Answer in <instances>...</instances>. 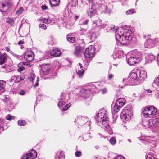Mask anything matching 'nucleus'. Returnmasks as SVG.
Listing matches in <instances>:
<instances>
[{
    "label": "nucleus",
    "instance_id": "39448f33",
    "mask_svg": "<svg viewBox=\"0 0 159 159\" xmlns=\"http://www.w3.org/2000/svg\"><path fill=\"white\" fill-rule=\"evenodd\" d=\"M136 43V40H116V44L117 45L128 46L132 47Z\"/></svg>",
    "mask_w": 159,
    "mask_h": 159
},
{
    "label": "nucleus",
    "instance_id": "774afa93",
    "mask_svg": "<svg viewBox=\"0 0 159 159\" xmlns=\"http://www.w3.org/2000/svg\"><path fill=\"white\" fill-rule=\"evenodd\" d=\"M49 39H55L54 37L52 35H50L49 36Z\"/></svg>",
    "mask_w": 159,
    "mask_h": 159
},
{
    "label": "nucleus",
    "instance_id": "6e6d98bb",
    "mask_svg": "<svg viewBox=\"0 0 159 159\" xmlns=\"http://www.w3.org/2000/svg\"><path fill=\"white\" fill-rule=\"evenodd\" d=\"M6 118L7 120H12V118H11V116L9 114L7 116Z\"/></svg>",
    "mask_w": 159,
    "mask_h": 159
},
{
    "label": "nucleus",
    "instance_id": "f704fd0d",
    "mask_svg": "<svg viewBox=\"0 0 159 159\" xmlns=\"http://www.w3.org/2000/svg\"><path fill=\"white\" fill-rule=\"evenodd\" d=\"M84 71L83 69L78 70L77 73L78 76L80 78L84 74Z\"/></svg>",
    "mask_w": 159,
    "mask_h": 159
},
{
    "label": "nucleus",
    "instance_id": "052dcab7",
    "mask_svg": "<svg viewBox=\"0 0 159 159\" xmlns=\"http://www.w3.org/2000/svg\"><path fill=\"white\" fill-rule=\"evenodd\" d=\"M26 93V92L24 91H21L20 92V94L21 95H24Z\"/></svg>",
    "mask_w": 159,
    "mask_h": 159
},
{
    "label": "nucleus",
    "instance_id": "e433bc0d",
    "mask_svg": "<svg viewBox=\"0 0 159 159\" xmlns=\"http://www.w3.org/2000/svg\"><path fill=\"white\" fill-rule=\"evenodd\" d=\"M23 10V8L22 7H20L19 9L16 11V14L18 15H20L22 12Z\"/></svg>",
    "mask_w": 159,
    "mask_h": 159
},
{
    "label": "nucleus",
    "instance_id": "4d7b16f0",
    "mask_svg": "<svg viewBox=\"0 0 159 159\" xmlns=\"http://www.w3.org/2000/svg\"><path fill=\"white\" fill-rule=\"evenodd\" d=\"M29 63L28 62H20V65H25V66H27L28 65H29Z\"/></svg>",
    "mask_w": 159,
    "mask_h": 159
},
{
    "label": "nucleus",
    "instance_id": "f8f14e48",
    "mask_svg": "<svg viewBox=\"0 0 159 159\" xmlns=\"http://www.w3.org/2000/svg\"><path fill=\"white\" fill-rule=\"evenodd\" d=\"M50 54L52 56L57 57L61 55V52L60 50L57 48H54L50 51Z\"/></svg>",
    "mask_w": 159,
    "mask_h": 159
},
{
    "label": "nucleus",
    "instance_id": "de8ad7c7",
    "mask_svg": "<svg viewBox=\"0 0 159 159\" xmlns=\"http://www.w3.org/2000/svg\"><path fill=\"white\" fill-rule=\"evenodd\" d=\"M6 21L9 24H11V22H13V19L12 18L11 19L9 18L7 19Z\"/></svg>",
    "mask_w": 159,
    "mask_h": 159
},
{
    "label": "nucleus",
    "instance_id": "4be33fe9",
    "mask_svg": "<svg viewBox=\"0 0 159 159\" xmlns=\"http://www.w3.org/2000/svg\"><path fill=\"white\" fill-rule=\"evenodd\" d=\"M5 4L6 5L7 9L9 10L11 9V8L12 5L11 2L10 0H7L4 1Z\"/></svg>",
    "mask_w": 159,
    "mask_h": 159
},
{
    "label": "nucleus",
    "instance_id": "bf43d9fd",
    "mask_svg": "<svg viewBox=\"0 0 159 159\" xmlns=\"http://www.w3.org/2000/svg\"><path fill=\"white\" fill-rule=\"evenodd\" d=\"M107 92V89L106 88H104L102 90V93L104 94L106 93Z\"/></svg>",
    "mask_w": 159,
    "mask_h": 159
},
{
    "label": "nucleus",
    "instance_id": "bb28decb",
    "mask_svg": "<svg viewBox=\"0 0 159 159\" xmlns=\"http://www.w3.org/2000/svg\"><path fill=\"white\" fill-rule=\"evenodd\" d=\"M120 117L121 119L123 120H125L128 121V120H129L131 117H128V115L126 114L123 115L122 114V113H121L120 115Z\"/></svg>",
    "mask_w": 159,
    "mask_h": 159
},
{
    "label": "nucleus",
    "instance_id": "6ab92c4d",
    "mask_svg": "<svg viewBox=\"0 0 159 159\" xmlns=\"http://www.w3.org/2000/svg\"><path fill=\"white\" fill-rule=\"evenodd\" d=\"M115 55L116 58H120L124 56V54L123 51L119 50L116 52Z\"/></svg>",
    "mask_w": 159,
    "mask_h": 159
},
{
    "label": "nucleus",
    "instance_id": "c85d7f7f",
    "mask_svg": "<svg viewBox=\"0 0 159 159\" xmlns=\"http://www.w3.org/2000/svg\"><path fill=\"white\" fill-rule=\"evenodd\" d=\"M7 59L6 57L4 55H0V64H2L5 62V61Z\"/></svg>",
    "mask_w": 159,
    "mask_h": 159
},
{
    "label": "nucleus",
    "instance_id": "7c9ffc66",
    "mask_svg": "<svg viewBox=\"0 0 159 159\" xmlns=\"http://www.w3.org/2000/svg\"><path fill=\"white\" fill-rule=\"evenodd\" d=\"M121 108V107L115 104L114 108V112L116 113H117Z\"/></svg>",
    "mask_w": 159,
    "mask_h": 159
},
{
    "label": "nucleus",
    "instance_id": "b1692460",
    "mask_svg": "<svg viewBox=\"0 0 159 159\" xmlns=\"http://www.w3.org/2000/svg\"><path fill=\"white\" fill-rule=\"evenodd\" d=\"M0 4L2 6V8L3 11L4 12H6L7 11H8L7 9L6 5L5 4L4 2H0Z\"/></svg>",
    "mask_w": 159,
    "mask_h": 159
},
{
    "label": "nucleus",
    "instance_id": "4c0bfd02",
    "mask_svg": "<svg viewBox=\"0 0 159 159\" xmlns=\"http://www.w3.org/2000/svg\"><path fill=\"white\" fill-rule=\"evenodd\" d=\"M82 155V153L80 151H77L75 153V155L76 157H79Z\"/></svg>",
    "mask_w": 159,
    "mask_h": 159
},
{
    "label": "nucleus",
    "instance_id": "20e7f679",
    "mask_svg": "<svg viewBox=\"0 0 159 159\" xmlns=\"http://www.w3.org/2000/svg\"><path fill=\"white\" fill-rule=\"evenodd\" d=\"M106 117L108 118L105 109L99 111L98 114H96V117H95L96 122L98 123H100L102 120L105 119Z\"/></svg>",
    "mask_w": 159,
    "mask_h": 159
},
{
    "label": "nucleus",
    "instance_id": "7ed1b4c3",
    "mask_svg": "<svg viewBox=\"0 0 159 159\" xmlns=\"http://www.w3.org/2000/svg\"><path fill=\"white\" fill-rule=\"evenodd\" d=\"M80 36H81L82 37H79L78 38L77 35L75 33H69L67 35V40H76V39L77 40L78 39L79 40H84V39L82 38L85 39H92V35L91 34H90L89 36H88L85 34H80Z\"/></svg>",
    "mask_w": 159,
    "mask_h": 159
},
{
    "label": "nucleus",
    "instance_id": "5701e85b",
    "mask_svg": "<svg viewBox=\"0 0 159 159\" xmlns=\"http://www.w3.org/2000/svg\"><path fill=\"white\" fill-rule=\"evenodd\" d=\"M52 2H55V4L52 3L51 1H50L49 2L51 7H53L58 6L60 0H52Z\"/></svg>",
    "mask_w": 159,
    "mask_h": 159
},
{
    "label": "nucleus",
    "instance_id": "f3484780",
    "mask_svg": "<svg viewBox=\"0 0 159 159\" xmlns=\"http://www.w3.org/2000/svg\"><path fill=\"white\" fill-rule=\"evenodd\" d=\"M121 36L123 37H124L125 40H129V39H125L127 36H128L129 38H130V39H132V36L130 35L127 36V35L126 34L125 35L124 34H122L121 35H120L117 34H116L115 35L116 40H119V39H120L121 37Z\"/></svg>",
    "mask_w": 159,
    "mask_h": 159
},
{
    "label": "nucleus",
    "instance_id": "a878e982",
    "mask_svg": "<svg viewBox=\"0 0 159 159\" xmlns=\"http://www.w3.org/2000/svg\"><path fill=\"white\" fill-rule=\"evenodd\" d=\"M108 29H109V30H111L114 32H116L118 30V29L116 28H115V26L113 25H111L110 26L108 27V28L107 29V30Z\"/></svg>",
    "mask_w": 159,
    "mask_h": 159
},
{
    "label": "nucleus",
    "instance_id": "72a5a7b5",
    "mask_svg": "<svg viewBox=\"0 0 159 159\" xmlns=\"http://www.w3.org/2000/svg\"><path fill=\"white\" fill-rule=\"evenodd\" d=\"M70 4L71 7H75L78 5V0H72Z\"/></svg>",
    "mask_w": 159,
    "mask_h": 159
},
{
    "label": "nucleus",
    "instance_id": "0eeeda50",
    "mask_svg": "<svg viewBox=\"0 0 159 159\" xmlns=\"http://www.w3.org/2000/svg\"><path fill=\"white\" fill-rule=\"evenodd\" d=\"M85 47L81 46L80 44L78 46L76 47L74 54L77 57H80L82 54H84Z\"/></svg>",
    "mask_w": 159,
    "mask_h": 159
},
{
    "label": "nucleus",
    "instance_id": "423d86ee",
    "mask_svg": "<svg viewBox=\"0 0 159 159\" xmlns=\"http://www.w3.org/2000/svg\"><path fill=\"white\" fill-rule=\"evenodd\" d=\"M95 50L93 46H90L87 48L84 52L85 58H91L94 57Z\"/></svg>",
    "mask_w": 159,
    "mask_h": 159
},
{
    "label": "nucleus",
    "instance_id": "37998d69",
    "mask_svg": "<svg viewBox=\"0 0 159 159\" xmlns=\"http://www.w3.org/2000/svg\"><path fill=\"white\" fill-rule=\"evenodd\" d=\"M70 107L68 104H66L63 108L62 111H64L67 110Z\"/></svg>",
    "mask_w": 159,
    "mask_h": 159
},
{
    "label": "nucleus",
    "instance_id": "0e129e2a",
    "mask_svg": "<svg viewBox=\"0 0 159 159\" xmlns=\"http://www.w3.org/2000/svg\"><path fill=\"white\" fill-rule=\"evenodd\" d=\"M55 159H64L63 158H61L60 157L57 156L55 157Z\"/></svg>",
    "mask_w": 159,
    "mask_h": 159
},
{
    "label": "nucleus",
    "instance_id": "c9c22d12",
    "mask_svg": "<svg viewBox=\"0 0 159 159\" xmlns=\"http://www.w3.org/2000/svg\"><path fill=\"white\" fill-rule=\"evenodd\" d=\"M109 141L111 144L114 145L116 142L115 138L113 137L111 138L110 139Z\"/></svg>",
    "mask_w": 159,
    "mask_h": 159
},
{
    "label": "nucleus",
    "instance_id": "5fc2aeb1",
    "mask_svg": "<svg viewBox=\"0 0 159 159\" xmlns=\"http://www.w3.org/2000/svg\"><path fill=\"white\" fill-rule=\"evenodd\" d=\"M41 7L42 10H46L48 8V7L45 4L43 5H42Z\"/></svg>",
    "mask_w": 159,
    "mask_h": 159
},
{
    "label": "nucleus",
    "instance_id": "6e6552de",
    "mask_svg": "<svg viewBox=\"0 0 159 159\" xmlns=\"http://www.w3.org/2000/svg\"><path fill=\"white\" fill-rule=\"evenodd\" d=\"M88 121V117L86 116L78 117L75 119V122L80 126H82Z\"/></svg>",
    "mask_w": 159,
    "mask_h": 159
},
{
    "label": "nucleus",
    "instance_id": "3c124183",
    "mask_svg": "<svg viewBox=\"0 0 159 159\" xmlns=\"http://www.w3.org/2000/svg\"><path fill=\"white\" fill-rule=\"evenodd\" d=\"M101 22V21H97L96 22V26H100L101 25V24L100 23V22Z\"/></svg>",
    "mask_w": 159,
    "mask_h": 159
},
{
    "label": "nucleus",
    "instance_id": "79ce46f5",
    "mask_svg": "<svg viewBox=\"0 0 159 159\" xmlns=\"http://www.w3.org/2000/svg\"><path fill=\"white\" fill-rule=\"evenodd\" d=\"M89 20L88 19H86L85 20L83 19V25H87Z\"/></svg>",
    "mask_w": 159,
    "mask_h": 159
},
{
    "label": "nucleus",
    "instance_id": "ea45409f",
    "mask_svg": "<svg viewBox=\"0 0 159 159\" xmlns=\"http://www.w3.org/2000/svg\"><path fill=\"white\" fill-rule=\"evenodd\" d=\"M21 159H32L30 158V157L28 156V154H25L22 157Z\"/></svg>",
    "mask_w": 159,
    "mask_h": 159
},
{
    "label": "nucleus",
    "instance_id": "412c9836",
    "mask_svg": "<svg viewBox=\"0 0 159 159\" xmlns=\"http://www.w3.org/2000/svg\"><path fill=\"white\" fill-rule=\"evenodd\" d=\"M95 6L94 5H91V10L90 11V16H94L97 12V8L95 7Z\"/></svg>",
    "mask_w": 159,
    "mask_h": 159
},
{
    "label": "nucleus",
    "instance_id": "ddd939ff",
    "mask_svg": "<svg viewBox=\"0 0 159 159\" xmlns=\"http://www.w3.org/2000/svg\"><path fill=\"white\" fill-rule=\"evenodd\" d=\"M122 113L123 115L126 114L128 115V117H131L132 115V113L131 108H130L128 109V106L124 108Z\"/></svg>",
    "mask_w": 159,
    "mask_h": 159
},
{
    "label": "nucleus",
    "instance_id": "680f3d73",
    "mask_svg": "<svg viewBox=\"0 0 159 159\" xmlns=\"http://www.w3.org/2000/svg\"><path fill=\"white\" fill-rule=\"evenodd\" d=\"M16 76H12L11 78V80L10 81V82H12L13 80H15V79H16Z\"/></svg>",
    "mask_w": 159,
    "mask_h": 159
},
{
    "label": "nucleus",
    "instance_id": "393cba45",
    "mask_svg": "<svg viewBox=\"0 0 159 159\" xmlns=\"http://www.w3.org/2000/svg\"><path fill=\"white\" fill-rule=\"evenodd\" d=\"M156 85L159 86V76L158 77H156L153 81L152 86H154Z\"/></svg>",
    "mask_w": 159,
    "mask_h": 159
},
{
    "label": "nucleus",
    "instance_id": "69168bd1",
    "mask_svg": "<svg viewBox=\"0 0 159 159\" xmlns=\"http://www.w3.org/2000/svg\"><path fill=\"white\" fill-rule=\"evenodd\" d=\"M150 35H146L145 36H144V38L145 39H147L146 40H148V39L149 38Z\"/></svg>",
    "mask_w": 159,
    "mask_h": 159
},
{
    "label": "nucleus",
    "instance_id": "1a4fd4ad",
    "mask_svg": "<svg viewBox=\"0 0 159 159\" xmlns=\"http://www.w3.org/2000/svg\"><path fill=\"white\" fill-rule=\"evenodd\" d=\"M156 40H146L144 43V46L146 48H151L155 46L156 44L159 45V40L155 43Z\"/></svg>",
    "mask_w": 159,
    "mask_h": 159
},
{
    "label": "nucleus",
    "instance_id": "9b49d317",
    "mask_svg": "<svg viewBox=\"0 0 159 159\" xmlns=\"http://www.w3.org/2000/svg\"><path fill=\"white\" fill-rule=\"evenodd\" d=\"M105 119L102 120L98 125L102 128H107L109 125V118L106 117Z\"/></svg>",
    "mask_w": 159,
    "mask_h": 159
},
{
    "label": "nucleus",
    "instance_id": "49530a36",
    "mask_svg": "<svg viewBox=\"0 0 159 159\" xmlns=\"http://www.w3.org/2000/svg\"><path fill=\"white\" fill-rule=\"evenodd\" d=\"M129 77V76L128 77L127 79H126L125 78H123V82H124L125 81V82H127L128 84L129 83V84H130L131 85H134V84H132L130 83L129 80L128 81V79Z\"/></svg>",
    "mask_w": 159,
    "mask_h": 159
},
{
    "label": "nucleus",
    "instance_id": "473e14b6",
    "mask_svg": "<svg viewBox=\"0 0 159 159\" xmlns=\"http://www.w3.org/2000/svg\"><path fill=\"white\" fill-rule=\"evenodd\" d=\"M26 122L24 120H19L18 121V125L19 126H24L26 125Z\"/></svg>",
    "mask_w": 159,
    "mask_h": 159
},
{
    "label": "nucleus",
    "instance_id": "09e8293b",
    "mask_svg": "<svg viewBox=\"0 0 159 159\" xmlns=\"http://www.w3.org/2000/svg\"><path fill=\"white\" fill-rule=\"evenodd\" d=\"M25 68L24 66H22L20 67L18 69V71L19 72H21V71L24 70H25Z\"/></svg>",
    "mask_w": 159,
    "mask_h": 159
},
{
    "label": "nucleus",
    "instance_id": "e2e57ef3",
    "mask_svg": "<svg viewBox=\"0 0 159 159\" xmlns=\"http://www.w3.org/2000/svg\"><path fill=\"white\" fill-rule=\"evenodd\" d=\"M24 43V41H22L21 40H20L18 42V44L19 45H20L21 44H23Z\"/></svg>",
    "mask_w": 159,
    "mask_h": 159
},
{
    "label": "nucleus",
    "instance_id": "2eb2a0df",
    "mask_svg": "<svg viewBox=\"0 0 159 159\" xmlns=\"http://www.w3.org/2000/svg\"><path fill=\"white\" fill-rule=\"evenodd\" d=\"M125 100L124 98H120L116 101L115 104L122 107L125 104Z\"/></svg>",
    "mask_w": 159,
    "mask_h": 159
},
{
    "label": "nucleus",
    "instance_id": "dca6fc26",
    "mask_svg": "<svg viewBox=\"0 0 159 159\" xmlns=\"http://www.w3.org/2000/svg\"><path fill=\"white\" fill-rule=\"evenodd\" d=\"M24 58L27 61L31 62L33 59L32 54H30L29 52H26L24 56Z\"/></svg>",
    "mask_w": 159,
    "mask_h": 159
},
{
    "label": "nucleus",
    "instance_id": "2f4dec72",
    "mask_svg": "<svg viewBox=\"0 0 159 159\" xmlns=\"http://www.w3.org/2000/svg\"><path fill=\"white\" fill-rule=\"evenodd\" d=\"M155 58V56L153 54H150L148 55L147 58L148 61L151 62L152 61H153L154 59Z\"/></svg>",
    "mask_w": 159,
    "mask_h": 159
},
{
    "label": "nucleus",
    "instance_id": "603ef678",
    "mask_svg": "<svg viewBox=\"0 0 159 159\" xmlns=\"http://www.w3.org/2000/svg\"><path fill=\"white\" fill-rule=\"evenodd\" d=\"M81 92L82 93H84V95L83 96H85L86 97H87L88 96H86V95H84L85 94L87 93L88 92H89V91H87V90H85L84 89H83L81 90Z\"/></svg>",
    "mask_w": 159,
    "mask_h": 159
},
{
    "label": "nucleus",
    "instance_id": "a211bd4d",
    "mask_svg": "<svg viewBox=\"0 0 159 159\" xmlns=\"http://www.w3.org/2000/svg\"><path fill=\"white\" fill-rule=\"evenodd\" d=\"M65 100V97L63 96L62 93H61V95L60 98L59 99V100H61L62 101H60L58 102V106L60 108L62 107L65 104V102L63 100Z\"/></svg>",
    "mask_w": 159,
    "mask_h": 159
},
{
    "label": "nucleus",
    "instance_id": "9d476101",
    "mask_svg": "<svg viewBox=\"0 0 159 159\" xmlns=\"http://www.w3.org/2000/svg\"><path fill=\"white\" fill-rule=\"evenodd\" d=\"M127 63L130 65H133L134 64L139 62L140 61V58L131 57L127 58Z\"/></svg>",
    "mask_w": 159,
    "mask_h": 159
},
{
    "label": "nucleus",
    "instance_id": "338daca9",
    "mask_svg": "<svg viewBox=\"0 0 159 159\" xmlns=\"http://www.w3.org/2000/svg\"><path fill=\"white\" fill-rule=\"evenodd\" d=\"M79 24L80 25H83V19L80 20L79 21Z\"/></svg>",
    "mask_w": 159,
    "mask_h": 159
},
{
    "label": "nucleus",
    "instance_id": "58836bf2",
    "mask_svg": "<svg viewBox=\"0 0 159 159\" xmlns=\"http://www.w3.org/2000/svg\"><path fill=\"white\" fill-rule=\"evenodd\" d=\"M134 13V10L131 9L126 12V13L127 15L131 14Z\"/></svg>",
    "mask_w": 159,
    "mask_h": 159
},
{
    "label": "nucleus",
    "instance_id": "a19ab883",
    "mask_svg": "<svg viewBox=\"0 0 159 159\" xmlns=\"http://www.w3.org/2000/svg\"><path fill=\"white\" fill-rule=\"evenodd\" d=\"M39 27L44 29H46V25L43 24H40L39 25Z\"/></svg>",
    "mask_w": 159,
    "mask_h": 159
},
{
    "label": "nucleus",
    "instance_id": "cd10ccee",
    "mask_svg": "<svg viewBox=\"0 0 159 159\" xmlns=\"http://www.w3.org/2000/svg\"><path fill=\"white\" fill-rule=\"evenodd\" d=\"M99 7L102 9L103 12L104 13H106L107 11H106L108 9V7L104 4H101L99 6Z\"/></svg>",
    "mask_w": 159,
    "mask_h": 159
},
{
    "label": "nucleus",
    "instance_id": "f03ea898",
    "mask_svg": "<svg viewBox=\"0 0 159 159\" xmlns=\"http://www.w3.org/2000/svg\"><path fill=\"white\" fill-rule=\"evenodd\" d=\"M142 111L143 115L146 117H148L152 115H155L157 110L154 107L151 106L143 109Z\"/></svg>",
    "mask_w": 159,
    "mask_h": 159
},
{
    "label": "nucleus",
    "instance_id": "c03bdc74",
    "mask_svg": "<svg viewBox=\"0 0 159 159\" xmlns=\"http://www.w3.org/2000/svg\"><path fill=\"white\" fill-rule=\"evenodd\" d=\"M56 156L64 158V153H63V152L62 151H61H61L60 152V154H59V155H57Z\"/></svg>",
    "mask_w": 159,
    "mask_h": 159
},
{
    "label": "nucleus",
    "instance_id": "a18cd8bd",
    "mask_svg": "<svg viewBox=\"0 0 159 159\" xmlns=\"http://www.w3.org/2000/svg\"><path fill=\"white\" fill-rule=\"evenodd\" d=\"M20 82V76H16V79H15L14 82L15 83H18Z\"/></svg>",
    "mask_w": 159,
    "mask_h": 159
},
{
    "label": "nucleus",
    "instance_id": "13d9d810",
    "mask_svg": "<svg viewBox=\"0 0 159 159\" xmlns=\"http://www.w3.org/2000/svg\"><path fill=\"white\" fill-rule=\"evenodd\" d=\"M114 75L112 74H110L108 76V79L109 80H111L112 79Z\"/></svg>",
    "mask_w": 159,
    "mask_h": 159
},
{
    "label": "nucleus",
    "instance_id": "4468645a",
    "mask_svg": "<svg viewBox=\"0 0 159 159\" xmlns=\"http://www.w3.org/2000/svg\"><path fill=\"white\" fill-rule=\"evenodd\" d=\"M26 154H28V156L30 157V158H32V159H33L36 157L37 153L36 151L34 150H31Z\"/></svg>",
    "mask_w": 159,
    "mask_h": 159
},
{
    "label": "nucleus",
    "instance_id": "8fccbe9b",
    "mask_svg": "<svg viewBox=\"0 0 159 159\" xmlns=\"http://www.w3.org/2000/svg\"><path fill=\"white\" fill-rule=\"evenodd\" d=\"M41 21H42V22L46 24H48V19H46V18H43V19L41 20Z\"/></svg>",
    "mask_w": 159,
    "mask_h": 159
},
{
    "label": "nucleus",
    "instance_id": "864d4df0",
    "mask_svg": "<svg viewBox=\"0 0 159 159\" xmlns=\"http://www.w3.org/2000/svg\"><path fill=\"white\" fill-rule=\"evenodd\" d=\"M48 43L49 45L52 46L55 43L53 42V40H49L48 42Z\"/></svg>",
    "mask_w": 159,
    "mask_h": 159
},
{
    "label": "nucleus",
    "instance_id": "f257e3e1",
    "mask_svg": "<svg viewBox=\"0 0 159 159\" xmlns=\"http://www.w3.org/2000/svg\"><path fill=\"white\" fill-rule=\"evenodd\" d=\"M146 72L143 70H138L129 75L128 79L130 83L134 85H138L143 82L147 78Z\"/></svg>",
    "mask_w": 159,
    "mask_h": 159
},
{
    "label": "nucleus",
    "instance_id": "aec40b11",
    "mask_svg": "<svg viewBox=\"0 0 159 159\" xmlns=\"http://www.w3.org/2000/svg\"><path fill=\"white\" fill-rule=\"evenodd\" d=\"M6 82L3 80H0V93L3 92L5 90Z\"/></svg>",
    "mask_w": 159,
    "mask_h": 159
},
{
    "label": "nucleus",
    "instance_id": "c756f323",
    "mask_svg": "<svg viewBox=\"0 0 159 159\" xmlns=\"http://www.w3.org/2000/svg\"><path fill=\"white\" fill-rule=\"evenodd\" d=\"M41 70L43 71L45 75L47 74L49 71L48 68L46 66H44V67H42Z\"/></svg>",
    "mask_w": 159,
    "mask_h": 159
}]
</instances>
